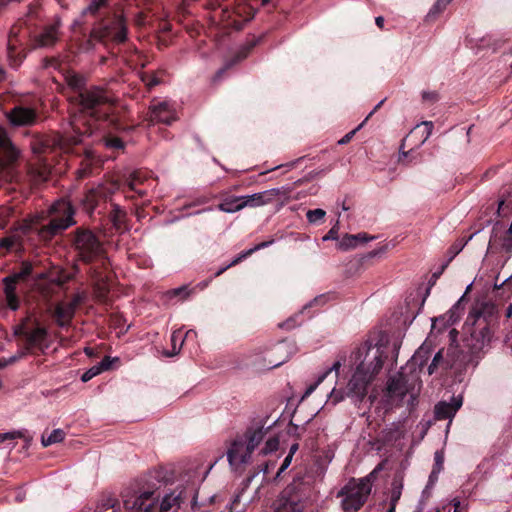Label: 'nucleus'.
Listing matches in <instances>:
<instances>
[{
	"instance_id": "f257e3e1",
	"label": "nucleus",
	"mask_w": 512,
	"mask_h": 512,
	"mask_svg": "<svg viewBox=\"0 0 512 512\" xmlns=\"http://www.w3.org/2000/svg\"><path fill=\"white\" fill-rule=\"evenodd\" d=\"M352 357L356 367L347 385V396L363 400L368 386L382 370L385 351L379 345L366 342L357 348Z\"/></svg>"
},
{
	"instance_id": "f03ea898",
	"label": "nucleus",
	"mask_w": 512,
	"mask_h": 512,
	"mask_svg": "<svg viewBox=\"0 0 512 512\" xmlns=\"http://www.w3.org/2000/svg\"><path fill=\"white\" fill-rule=\"evenodd\" d=\"M268 429L260 423L252 424L229 442L226 456L233 469L250 463L253 451L263 441Z\"/></svg>"
},
{
	"instance_id": "7ed1b4c3",
	"label": "nucleus",
	"mask_w": 512,
	"mask_h": 512,
	"mask_svg": "<svg viewBox=\"0 0 512 512\" xmlns=\"http://www.w3.org/2000/svg\"><path fill=\"white\" fill-rule=\"evenodd\" d=\"M310 489L304 476H296L281 492L276 501L275 512H303Z\"/></svg>"
},
{
	"instance_id": "20e7f679",
	"label": "nucleus",
	"mask_w": 512,
	"mask_h": 512,
	"mask_svg": "<svg viewBox=\"0 0 512 512\" xmlns=\"http://www.w3.org/2000/svg\"><path fill=\"white\" fill-rule=\"evenodd\" d=\"M372 483L368 477L351 479L337 493L344 512H357L367 501Z\"/></svg>"
},
{
	"instance_id": "39448f33",
	"label": "nucleus",
	"mask_w": 512,
	"mask_h": 512,
	"mask_svg": "<svg viewBox=\"0 0 512 512\" xmlns=\"http://www.w3.org/2000/svg\"><path fill=\"white\" fill-rule=\"evenodd\" d=\"M73 248L79 260L92 263L104 255V245L90 229L79 227L74 232Z\"/></svg>"
},
{
	"instance_id": "423d86ee",
	"label": "nucleus",
	"mask_w": 512,
	"mask_h": 512,
	"mask_svg": "<svg viewBox=\"0 0 512 512\" xmlns=\"http://www.w3.org/2000/svg\"><path fill=\"white\" fill-rule=\"evenodd\" d=\"M52 212L55 216L39 231L40 237L44 240L51 239L54 235L75 224L73 218L75 212L68 200L56 201L52 206Z\"/></svg>"
},
{
	"instance_id": "0eeeda50",
	"label": "nucleus",
	"mask_w": 512,
	"mask_h": 512,
	"mask_svg": "<svg viewBox=\"0 0 512 512\" xmlns=\"http://www.w3.org/2000/svg\"><path fill=\"white\" fill-rule=\"evenodd\" d=\"M494 311V305L484 304L481 310H474L468 317V320H473V325H478V329H475L473 332H471L469 343V346L474 352L483 350L484 347L487 346L491 341L492 331L485 318L482 325L481 318L485 312H487L489 315H492Z\"/></svg>"
},
{
	"instance_id": "6e6552de",
	"label": "nucleus",
	"mask_w": 512,
	"mask_h": 512,
	"mask_svg": "<svg viewBox=\"0 0 512 512\" xmlns=\"http://www.w3.org/2000/svg\"><path fill=\"white\" fill-rule=\"evenodd\" d=\"M124 508L127 512H157V500L152 492L124 495Z\"/></svg>"
},
{
	"instance_id": "1a4fd4ad",
	"label": "nucleus",
	"mask_w": 512,
	"mask_h": 512,
	"mask_svg": "<svg viewBox=\"0 0 512 512\" xmlns=\"http://www.w3.org/2000/svg\"><path fill=\"white\" fill-rule=\"evenodd\" d=\"M94 39L102 40L110 37L116 42H123L127 38V28L125 21L122 17L118 16L110 25H102L101 27L94 28L91 32Z\"/></svg>"
},
{
	"instance_id": "9d476101",
	"label": "nucleus",
	"mask_w": 512,
	"mask_h": 512,
	"mask_svg": "<svg viewBox=\"0 0 512 512\" xmlns=\"http://www.w3.org/2000/svg\"><path fill=\"white\" fill-rule=\"evenodd\" d=\"M79 103L83 110L94 111L98 107L110 103L111 99L106 91L100 87H91L79 93ZM94 114V112H91Z\"/></svg>"
},
{
	"instance_id": "9b49d317",
	"label": "nucleus",
	"mask_w": 512,
	"mask_h": 512,
	"mask_svg": "<svg viewBox=\"0 0 512 512\" xmlns=\"http://www.w3.org/2000/svg\"><path fill=\"white\" fill-rule=\"evenodd\" d=\"M51 346V340L46 328L37 326L30 329L29 333H26V341L24 347L29 353L39 351L44 354L47 349Z\"/></svg>"
},
{
	"instance_id": "f8f14e48",
	"label": "nucleus",
	"mask_w": 512,
	"mask_h": 512,
	"mask_svg": "<svg viewBox=\"0 0 512 512\" xmlns=\"http://www.w3.org/2000/svg\"><path fill=\"white\" fill-rule=\"evenodd\" d=\"M31 272L32 265L26 262L22 264L21 270L19 272L4 278L6 301L12 310H16L19 306L18 299L15 294V285L19 280L24 279L30 275Z\"/></svg>"
},
{
	"instance_id": "ddd939ff",
	"label": "nucleus",
	"mask_w": 512,
	"mask_h": 512,
	"mask_svg": "<svg viewBox=\"0 0 512 512\" xmlns=\"http://www.w3.org/2000/svg\"><path fill=\"white\" fill-rule=\"evenodd\" d=\"M407 394V386L401 375L391 377L388 380L386 388V397L391 406H399L402 404Z\"/></svg>"
},
{
	"instance_id": "4468645a",
	"label": "nucleus",
	"mask_w": 512,
	"mask_h": 512,
	"mask_svg": "<svg viewBox=\"0 0 512 512\" xmlns=\"http://www.w3.org/2000/svg\"><path fill=\"white\" fill-rule=\"evenodd\" d=\"M463 404L462 395L453 396L450 402L441 401L436 404L434 413L437 420L449 419L450 422Z\"/></svg>"
},
{
	"instance_id": "2eb2a0df",
	"label": "nucleus",
	"mask_w": 512,
	"mask_h": 512,
	"mask_svg": "<svg viewBox=\"0 0 512 512\" xmlns=\"http://www.w3.org/2000/svg\"><path fill=\"white\" fill-rule=\"evenodd\" d=\"M284 194L283 188H272L263 192L255 193L252 195L243 196L246 207L262 206L274 201L277 197Z\"/></svg>"
},
{
	"instance_id": "dca6fc26",
	"label": "nucleus",
	"mask_w": 512,
	"mask_h": 512,
	"mask_svg": "<svg viewBox=\"0 0 512 512\" xmlns=\"http://www.w3.org/2000/svg\"><path fill=\"white\" fill-rule=\"evenodd\" d=\"M150 119L152 122L170 125L177 117L174 109L167 102H160L150 107Z\"/></svg>"
},
{
	"instance_id": "f3484780",
	"label": "nucleus",
	"mask_w": 512,
	"mask_h": 512,
	"mask_svg": "<svg viewBox=\"0 0 512 512\" xmlns=\"http://www.w3.org/2000/svg\"><path fill=\"white\" fill-rule=\"evenodd\" d=\"M10 122L15 126H29L36 121V112L28 107H15L8 115Z\"/></svg>"
},
{
	"instance_id": "a211bd4d",
	"label": "nucleus",
	"mask_w": 512,
	"mask_h": 512,
	"mask_svg": "<svg viewBox=\"0 0 512 512\" xmlns=\"http://www.w3.org/2000/svg\"><path fill=\"white\" fill-rule=\"evenodd\" d=\"M295 352V345L290 342H280L277 344L273 351L272 356H276L275 359L269 360V367L274 368L285 363L289 357Z\"/></svg>"
},
{
	"instance_id": "6ab92c4d",
	"label": "nucleus",
	"mask_w": 512,
	"mask_h": 512,
	"mask_svg": "<svg viewBox=\"0 0 512 512\" xmlns=\"http://www.w3.org/2000/svg\"><path fill=\"white\" fill-rule=\"evenodd\" d=\"M19 156L18 149L12 144L5 130L0 129V163H11Z\"/></svg>"
},
{
	"instance_id": "aec40b11",
	"label": "nucleus",
	"mask_w": 512,
	"mask_h": 512,
	"mask_svg": "<svg viewBox=\"0 0 512 512\" xmlns=\"http://www.w3.org/2000/svg\"><path fill=\"white\" fill-rule=\"evenodd\" d=\"M59 24L55 23L49 25L43 29V31L37 36L36 44L38 47H51L59 39Z\"/></svg>"
},
{
	"instance_id": "412c9836",
	"label": "nucleus",
	"mask_w": 512,
	"mask_h": 512,
	"mask_svg": "<svg viewBox=\"0 0 512 512\" xmlns=\"http://www.w3.org/2000/svg\"><path fill=\"white\" fill-rule=\"evenodd\" d=\"M75 311L69 303L57 304L54 311L57 324L61 327L68 326L74 317Z\"/></svg>"
},
{
	"instance_id": "4be33fe9",
	"label": "nucleus",
	"mask_w": 512,
	"mask_h": 512,
	"mask_svg": "<svg viewBox=\"0 0 512 512\" xmlns=\"http://www.w3.org/2000/svg\"><path fill=\"white\" fill-rule=\"evenodd\" d=\"M153 493V497L157 500V512H165L169 511L173 507H179L180 506V494L176 492H170L163 496V498L160 500L159 497L155 495L154 491H151Z\"/></svg>"
},
{
	"instance_id": "5701e85b",
	"label": "nucleus",
	"mask_w": 512,
	"mask_h": 512,
	"mask_svg": "<svg viewBox=\"0 0 512 512\" xmlns=\"http://www.w3.org/2000/svg\"><path fill=\"white\" fill-rule=\"evenodd\" d=\"M113 360L109 356H105L101 362L89 368L86 372H84L81 376V380L83 382H88L95 376L99 375L103 371L108 370L112 365Z\"/></svg>"
},
{
	"instance_id": "b1692460",
	"label": "nucleus",
	"mask_w": 512,
	"mask_h": 512,
	"mask_svg": "<svg viewBox=\"0 0 512 512\" xmlns=\"http://www.w3.org/2000/svg\"><path fill=\"white\" fill-rule=\"evenodd\" d=\"M245 207L246 203H244L243 196H234L225 199L222 203L218 205L219 210L226 213H234L242 210Z\"/></svg>"
},
{
	"instance_id": "393cba45",
	"label": "nucleus",
	"mask_w": 512,
	"mask_h": 512,
	"mask_svg": "<svg viewBox=\"0 0 512 512\" xmlns=\"http://www.w3.org/2000/svg\"><path fill=\"white\" fill-rule=\"evenodd\" d=\"M360 240L364 242L367 241L365 234H346L342 239L338 240L337 248L342 251L354 249Z\"/></svg>"
},
{
	"instance_id": "a878e982",
	"label": "nucleus",
	"mask_w": 512,
	"mask_h": 512,
	"mask_svg": "<svg viewBox=\"0 0 512 512\" xmlns=\"http://www.w3.org/2000/svg\"><path fill=\"white\" fill-rule=\"evenodd\" d=\"M433 123L431 121H424L421 124H418L411 131L412 136L419 135L420 141L419 145L424 144L432 134Z\"/></svg>"
},
{
	"instance_id": "bb28decb",
	"label": "nucleus",
	"mask_w": 512,
	"mask_h": 512,
	"mask_svg": "<svg viewBox=\"0 0 512 512\" xmlns=\"http://www.w3.org/2000/svg\"><path fill=\"white\" fill-rule=\"evenodd\" d=\"M382 434L386 441H392L400 438L403 434V423L401 421L391 423L383 429Z\"/></svg>"
},
{
	"instance_id": "cd10ccee",
	"label": "nucleus",
	"mask_w": 512,
	"mask_h": 512,
	"mask_svg": "<svg viewBox=\"0 0 512 512\" xmlns=\"http://www.w3.org/2000/svg\"><path fill=\"white\" fill-rule=\"evenodd\" d=\"M92 277L94 279V292L98 299H104L108 293V286L105 283L104 278L100 275L97 270L92 271Z\"/></svg>"
},
{
	"instance_id": "c85d7f7f",
	"label": "nucleus",
	"mask_w": 512,
	"mask_h": 512,
	"mask_svg": "<svg viewBox=\"0 0 512 512\" xmlns=\"http://www.w3.org/2000/svg\"><path fill=\"white\" fill-rule=\"evenodd\" d=\"M65 438V432L62 429L53 430L47 437L44 435L41 438V443L44 447H48L55 443H60Z\"/></svg>"
},
{
	"instance_id": "c756f323",
	"label": "nucleus",
	"mask_w": 512,
	"mask_h": 512,
	"mask_svg": "<svg viewBox=\"0 0 512 512\" xmlns=\"http://www.w3.org/2000/svg\"><path fill=\"white\" fill-rule=\"evenodd\" d=\"M279 447V438L277 436L269 437L263 446V448L260 450V453L264 456L271 454L278 450Z\"/></svg>"
},
{
	"instance_id": "7c9ffc66",
	"label": "nucleus",
	"mask_w": 512,
	"mask_h": 512,
	"mask_svg": "<svg viewBox=\"0 0 512 512\" xmlns=\"http://www.w3.org/2000/svg\"><path fill=\"white\" fill-rule=\"evenodd\" d=\"M125 220V212L119 206H115L111 212V221L115 228L121 229Z\"/></svg>"
},
{
	"instance_id": "2f4dec72",
	"label": "nucleus",
	"mask_w": 512,
	"mask_h": 512,
	"mask_svg": "<svg viewBox=\"0 0 512 512\" xmlns=\"http://www.w3.org/2000/svg\"><path fill=\"white\" fill-rule=\"evenodd\" d=\"M442 352L443 350H439L433 357L432 359V362L431 364L429 365L428 367V373L430 375H432L440 366H443L444 364L446 365L445 367L446 368H449L450 365L449 364H446L444 359H443V355H442Z\"/></svg>"
},
{
	"instance_id": "473e14b6",
	"label": "nucleus",
	"mask_w": 512,
	"mask_h": 512,
	"mask_svg": "<svg viewBox=\"0 0 512 512\" xmlns=\"http://www.w3.org/2000/svg\"><path fill=\"white\" fill-rule=\"evenodd\" d=\"M107 5V0H92L90 4L83 9L82 14L95 15L101 8Z\"/></svg>"
},
{
	"instance_id": "72a5a7b5",
	"label": "nucleus",
	"mask_w": 512,
	"mask_h": 512,
	"mask_svg": "<svg viewBox=\"0 0 512 512\" xmlns=\"http://www.w3.org/2000/svg\"><path fill=\"white\" fill-rule=\"evenodd\" d=\"M326 215V212L323 209H314L308 210L306 213V217L309 223H316L320 220H323Z\"/></svg>"
},
{
	"instance_id": "f704fd0d",
	"label": "nucleus",
	"mask_w": 512,
	"mask_h": 512,
	"mask_svg": "<svg viewBox=\"0 0 512 512\" xmlns=\"http://www.w3.org/2000/svg\"><path fill=\"white\" fill-rule=\"evenodd\" d=\"M251 254H253V250H245L243 251L242 253H240L237 257H235L232 262L230 264H228L227 266L221 268L217 273L216 275L219 276L221 275L225 270H227L228 268L238 264L240 261H242L243 259H245L246 257L250 256Z\"/></svg>"
},
{
	"instance_id": "c9c22d12",
	"label": "nucleus",
	"mask_w": 512,
	"mask_h": 512,
	"mask_svg": "<svg viewBox=\"0 0 512 512\" xmlns=\"http://www.w3.org/2000/svg\"><path fill=\"white\" fill-rule=\"evenodd\" d=\"M103 143L107 148H111V149H123L124 148L123 141L117 137L104 138Z\"/></svg>"
},
{
	"instance_id": "e433bc0d",
	"label": "nucleus",
	"mask_w": 512,
	"mask_h": 512,
	"mask_svg": "<svg viewBox=\"0 0 512 512\" xmlns=\"http://www.w3.org/2000/svg\"><path fill=\"white\" fill-rule=\"evenodd\" d=\"M342 366L341 361H335L333 365L328 368L325 372H323L317 379V383H321L331 372H335L338 375L339 370Z\"/></svg>"
},
{
	"instance_id": "4c0bfd02",
	"label": "nucleus",
	"mask_w": 512,
	"mask_h": 512,
	"mask_svg": "<svg viewBox=\"0 0 512 512\" xmlns=\"http://www.w3.org/2000/svg\"><path fill=\"white\" fill-rule=\"evenodd\" d=\"M18 241H19L18 237L14 236V235L8 236L6 238H3L0 241V248L10 250L18 243Z\"/></svg>"
},
{
	"instance_id": "58836bf2",
	"label": "nucleus",
	"mask_w": 512,
	"mask_h": 512,
	"mask_svg": "<svg viewBox=\"0 0 512 512\" xmlns=\"http://www.w3.org/2000/svg\"><path fill=\"white\" fill-rule=\"evenodd\" d=\"M139 182H141V177L138 172H135L131 174L128 180V186L131 190L137 191L140 195H143L145 194V191L136 189V186Z\"/></svg>"
},
{
	"instance_id": "ea45409f",
	"label": "nucleus",
	"mask_w": 512,
	"mask_h": 512,
	"mask_svg": "<svg viewBox=\"0 0 512 512\" xmlns=\"http://www.w3.org/2000/svg\"><path fill=\"white\" fill-rule=\"evenodd\" d=\"M452 0H437L429 14H438L442 12Z\"/></svg>"
},
{
	"instance_id": "a19ab883",
	"label": "nucleus",
	"mask_w": 512,
	"mask_h": 512,
	"mask_svg": "<svg viewBox=\"0 0 512 512\" xmlns=\"http://www.w3.org/2000/svg\"><path fill=\"white\" fill-rule=\"evenodd\" d=\"M28 354H29V352L24 347L22 350L17 351L13 356L6 358V359H7L8 364L10 365V364L17 362L20 359H23Z\"/></svg>"
},
{
	"instance_id": "79ce46f5",
	"label": "nucleus",
	"mask_w": 512,
	"mask_h": 512,
	"mask_svg": "<svg viewBox=\"0 0 512 512\" xmlns=\"http://www.w3.org/2000/svg\"><path fill=\"white\" fill-rule=\"evenodd\" d=\"M364 124H365V121H363L361 124H359V125H358V127H356L354 130H352V131H350L349 133H347V134H346L342 139H340V140L338 141V143H339L340 145H344V144L348 143V142L352 139V137L354 136V134H355L358 130H360V129L363 127V125H364Z\"/></svg>"
},
{
	"instance_id": "37998d69",
	"label": "nucleus",
	"mask_w": 512,
	"mask_h": 512,
	"mask_svg": "<svg viewBox=\"0 0 512 512\" xmlns=\"http://www.w3.org/2000/svg\"><path fill=\"white\" fill-rule=\"evenodd\" d=\"M142 81L146 84L148 88H152L159 84V79L154 75H144L142 77Z\"/></svg>"
},
{
	"instance_id": "c03bdc74",
	"label": "nucleus",
	"mask_w": 512,
	"mask_h": 512,
	"mask_svg": "<svg viewBox=\"0 0 512 512\" xmlns=\"http://www.w3.org/2000/svg\"><path fill=\"white\" fill-rule=\"evenodd\" d=\"M21 436L20 432H7L0 434V443H3L8 440H14L16 438H19Z\"/></svg>"
},
{
	"instance_id": "a18cd8bd",
	"label": "nucleus",
	"mask_w": 512,
	"mask_h": 512,
	"mask_svg": "<svg viewBox=\"0 0 512 512\" xmlns=\"http://www.w3.org/2000/svg\"><path fill=\"white\" fill-rule=\"evenodd\" d=\"M323 241L338 240V228L337 225L332 227L328 233L322 238Z\"/></svg>"
},
{
	"instance_id": "49530a36",
	"label": "nucleus",
	"mask_w": 512,
	"mask_h": 512,
	"mask_svg": "<svg viewBox=\"0 0 512 512\" xmlns=\"http://www.w3.org/2000/svg\"><path fill=\"white\" fill-rule=\"evenodd\" d=\"M29 329L26 328L25 324H20L14 328V334L16 336H21L26 341V333H29Z\"/></svg>"
},
{
	"instance_id": "de8ad7c7",
	"label": "nucleus",
	"mask_w": 512,
	"mask_h": 512,
	"mask_svg": "<svg viewBox=\"0 0 512 512\" xmlns=\"http://www.w3.org/2000/svg\"><path fill=\"white\" fill-rule=\"evenodd\" d=\"M239 502H240V497L236 496L233 499V501L231 502V504L228 506V510H229L228 512H243L244 508H238Z\"/></svg>"
},
{
	"instance_id": "09e8293b",
	"label": "nucleus",
	"mask_w": 512,
	"mask_h": 512,
	"mask_svg": "<svg viewBox=\"0 0 512 512\" xmlns=\"http://www.w3.org/2000/svg\"><path fill=\"white\" fill-rule=\"evenodd\" d=\"M85 295L83 293H77L73 296L72 300L68 302L75 310L78 305L84 300Z\"/></svg>"
},
{
	"instance_id": "8fccbe9b",
	"label": "nucleus",
	"mask_w": 512,
	"mask_h": 512,
	"mask_svg": "<svg viewBox=\"0 0 512 512\" xmlns=\"http://www.w3.org/2000/svg\"><path fill=\"white\" fill-rule=\"evenodd\" d=\"M292 458H293V457H291V455H287V456L285 457V459L283 460V462H282V464H281V466H280V468H279V470H278V472H277V477H278V476H279V475H280L284 470H286V469L289 467V465L291 464Z\"/></svg>"
},
{
	"instance_id": "3c124183",
	"label": "nucleus",
	"mask_w": 512,
	"mask_h": 512,
	"mask_svg": "<svg viewBox=\"0 0 512 512\" xmlns=\"http://www.w3.org/2000/svg\"><path fill=\"white\" fill-rule=\"evenodd\" d=\"M178 339H181V335L177 332H173V334L171 336V341L173 343V352L167 353V356L171 357V356L176 355L179 352V349L176 350V348H175V343H176V340H178Z\"/></svg>"
},
{
	"instance_id": "603ef678",
	"label": "nucleus",
	"mask_w": 512,
	"mask_h": 512,
	"mask_svg": "<svg viewBox=\"0 0 512 512\" xmlns=\"http://www.w3.org/2000/svg\"><path fill=\"white\" fill-rule=\"evenodd\" d=\"M330 398L334 404L342 401L344 399V396L340 392H336L335 389H333L330 393Z\"/></svg>"
},
{
	"instance_id": "864d4df0",
	"label": "nucleus",
	"mask_w": 512,
	"mask_h": 512,
	"mask_svg": "<svg viewBox=\"0 0 512 512\" xmlns=\"http://www.w3.org/2000/svg\"><path fill=\"white\" fill-rule=\"evenodd\" d=\"M429 353V348L423 344L415 353V358H422Z\"/></svg>"
},
{
	"instance_id": "5fc2aeb1",
	"label": "nucleus",
	"mask_w": 512,
	"mask_h": 512,
	"mask_svg": "<svg viewBox=\"0 0 512 512\" xmlns=\"http://www.w3.org/2000/svg\"><path fill=\"white\" fill-rule=\"evenodd\" d=\"M422 98L426 101H436L437 100V94L435 92H428L425 91L422 93Z\"/></svg>"
},
{
	"instance_id": "6e6d98bb",
	"label": "nucleus",
	"mask_w": 512,
	"mask_h": 512,
	"mask_svg": "<svg viewBox=\"0 0 512 512\" xmlns=\"http://www.w3.org/2000/svg\"><path fill=\"white\" fill-rule=\"evenodd\" d=\"M436 470L439 472L442 469L443 456L440 452L435 453Z\"/></svg>"
},
{
	"instance_id": "4d7b16f0",
	"label": "nucleus",
	"mask_w": 512,
	"mask_h": 512,
	"mask_svg": "<svg viewBox=\"0 0 512 512\" xmlns=\"http://www.w3.org/2000/svg\"><path fill=\"white\" fill-rule=\"evenodd\" d=\"M272 242H261L257 245H255L254 247L250 248L249 250H253V253L260 250V249H263L265 247H267L268 245H270Z\"/></svg>"
},
{
	"instance_id": "13d9d810",
	"label": "nucleus",
	"mask_w": 512,
	"mask_h": 512,
	"mask_svg": "<svg viewBox=\"0 0 512 512\" xmlns=\"http://www.w3.org/2000/svg\"><path fill=\"white\" fill-rule=\"evenodd\" d=\"M173 295H180L182 293L185 294V296H188L187 288L185 286L176 288L172 291Z\"/></svg>"
},
{
	"instance_id": "bf43d9fd",
	"label": "nucleus",
	"mask_w": 512,
	"mask_h": 512,
	"mask_svg": "<svg viewBox=\"0 0 512 512\" xmlns=\"http://www.w3.org/2000/svg\"><path fill=\"white\" fill-rule=\"evenodd\" d=\"M504 246L506 249H512V235L508 234V236L504 239Z\"/></svg>"
},
{
	"instance_id": "052dcab7",
	"label": "nucleus",
	"mask_w": 512,
	"mask_h": 512,
	"mask_svg": "<svg viewBox=\"0 0 512 512\" xmlns=\"http://www.w3.org/2000/svg\"><path fill=\"white\" fill-rule=\"evenodd\" d=\"M384 100H381L374 109L369 113V115L365 118V122L380 108V106L383 104Z\"/></svg>"
},
{
	"instance_id": "680f3d73",
	"label": "nucleus",
	"mask_w": 512,
	"mask_h": 512,
	"mask_svg": "<svg viewBox=\"0 0 512 512\" xmlns=\"http://www.w3.org/2000/svg\"><path fill=\"white\" fill-rule=\"evenodd\" d=\"M320 383H317V381L315 382V384L309 386L305 392V396L307 395H310L315 389L316 387L319 385Z\"/></svg>"
},
{
	"instance_id": "e2e57ef3",
	"label": "nucleus",
	"mask_w": 512,
	"mask_h": 512,
	"mask_svg": "<svg viewBox=\"0 0 512 512\" xmlns=\"http://www.w3.org/2000/svg\"><path fill=\"white\" fill-rule=\"evenodd\" d=\"M375 23L379 28H382L384 25V18L382 16L376 17Z\"/></svg>"
},
{
	"instance_id": "0e129e2a",
	"label": "nucleus",
	"mask_w": 512,
	"mask_h": 512,
	"mask_svg": "<svg viewBox=\"0 0 512 512\" xmlns=\"http://www.w3.org/2000/svg\"><path fill=\"white\" fill-rule=\"evenodd\" d=\"M298 450V444H293L291 447H290V450H289V453L288 455H291V457H293V455L295 454V452Z\"/></svg>"
},
{
	"instance_id": "69168bd1",
	"label": "nucleus",
	"mask_w": 512,
	"mask_h": 512,
	"mask_svg": "<svg viewBox=\"0 0 512 512\" xmlns=\"http://www.w3.org/2000/svg\"><path fill=\"white\" fill-rule=\"evenodd\" d=\"M452 502H453V505H454V508H455V509H454V512H458V509H459V507H460V501H459V500H457V499H453V501H452Z\"/></svg>"
},
{
	"instance_id": "338daca9",
	"label": "nucleus",
	"mask_w": 512,
	"mask_h": 512,
	"mask_svg": "<svg viewBox=\"0 0 512 512\" xmlns=\"http://www.w3.org/2000/svg\"><path fill=\"white\" fill-rule=\"evenodd\" d=\"M8 365H9V364H8V362H7V359H6V358H2V359H0V369H1V368L6 367V366H8Z\"/></svg>"
},
{
	"instance_id": "774afa93",
	"label": "nucleus",
	"mask_w": 512,
	"mask_h": 512,
	"mask_svg": "<svg viewBox=\"0 0 512 512\" xmlns=\"http://www.w3.org/2000/svg\"><path fill=\"white\" fill-rule=\"evenodd\" d=\"M511 316H512V304H511V305H509V306L507 307V310H506V317H508V318H509V317H511Z\"/></svg>"
}]
</instances>
